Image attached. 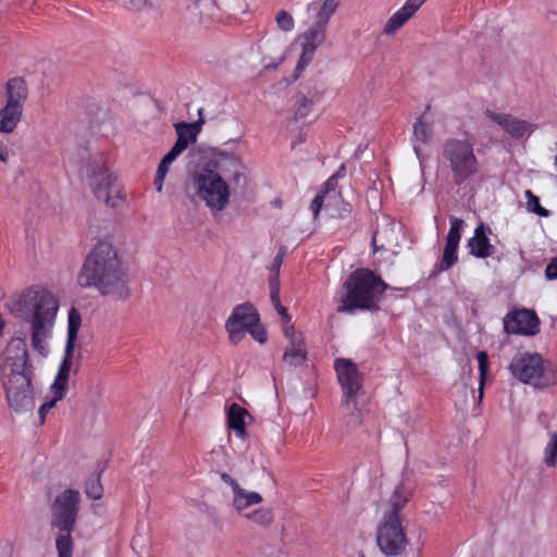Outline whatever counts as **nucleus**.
Segmentation results:
<instances>
[{
	"label": "nucleus",
	"instance_id": "1",
	"mask_svg": "<svg viewBox=\"0 0 557 557\" xmlns=\"http://www.w3.org/2000/svg\"><path fill=\"white\" fill-rule=\"evenodd\" d=\"M77 283L113 301H126L132 296L128 267L115 246H95L85 258Z\"/></svg>",
	"mask_w": 557,
	"mask_h": 557
},
{
	"label": "nucleus",
	"instance_id": "2",
	"mask_svg": "<svg viewBox=\"0 0 557 557\" xmlns=\"http://www.w3.org/2000/svg\"><path fill=\"white\" fill-rule=\"evenodd\" d=\"M7 399L15 411H30L35 403L30 387L32 367L28 364L26 344L22 339H13L5 349L3 364Z\"/></svg>",
	"mask_w": 557,
	"mask_h": 557
},
{
	"label": "nucleus",
	"instance_id": "3",
	"mask_svg": "<svg viewBox=\"0 0 557 557\" xmlns=\"http://www.w3.org/2000/svg\"><path fill=\"white\" fill-rule=\"evenodd\" d=\"M18 305L30 319L34 347L44 349V341L52 329L59 309L58 298L50 290L36 286L20 295Z\"/></svg>",
	"mask_w": 557,
	"mask_h": 557
},
{
	"label": "nucleus",
	"instance_id": "4",
	"mask_svg": "<svg viewBox=\"0 0 557 557\" xmlns=\"http://www.w3.org/2000/svg\"><path fill=\"white\" fill-rule=\"evenodd\" d=\"M346 295L338 311L351 312L355 309H375L387 285L372 271L358 269L345 282Z\"/></svg>",
	"mask_w": 557,
	"mask_h": 557
},
{
	"label": "nucleus",
	"instance_id": "5",
	"mask_svg": "<svg viewBox=\"0 0 557 557\" xmlns=\"http://www.w3.org/2000/svg\"><path fill=\"white\" fill-rule=\"evenodd\" d=\"M79 499L78 491L69 488L58 495L52 504L51 524L59 530L55 535L58 557L73 556L74 542L71 534L77 519Z\"/></svg>",
	"mask_w": 557,
	"mask_h": 557
},
{
	"label": "nucleus",
	"instance_id": "6",
	"mask_svg": "<svg viewBox=\"0 0 557 557\" xmlns=\"http://www.w3.org/2000/svg\"><path fill=\"white\" fill-rule=\"evenodd\" d=\"M515 379L535 389L557 385V364L537 352H518L508 367Z\"/></svg>",
	"mask_w": 557,
	"mask_h": 557
},
{
	"label": "nucleus",
	"instance_id": "7",
	"mask_svg": "<svg viewBox=\"0 0 557 557\" xmlns=\"http://www.w3.org/2000/svg\"><path fill=\"white\" fill-rule=\"evenodd\" d=\"M187 187L211 211H223L230 203L228 184L219 172L207 166H198L189 173Z\"/></svg>",
	"mask_w": 557,
	"mask_h": 557
},
{
	"label": "nucleus",
	"instance_id": "8",
	"mask_svg": "<svg viewBox=\"0 0 557 557\" xmlns=\"http://www.w3.org/2000/svg\"><path fill=\"white\" fill-rule=\"evenodd\" d=\"M88 184L95 197L113 209L124 208L127 203L126 191L116 176L101 158H95L88 165Z\"/></svg>",
	"mask_w": 557,
	"mask_h": 557
},
{
	"label": "nucleus",
	"instance_id": "9",
	"mask_svg": "<svg viewBox=\"0 0 557 557\" xmlns=\"http://www.w3.org/2000/svg\"><path fill=\"white\" fill-rule=\"evenodd\" d=\"M67 339L65 346V357L60 366L59 372L50 387L52 398L44 403L39 408L40 423H44L46 414L55 406L57 401L62 399L69 381L70 371L73 364L74 347L77 339V333L82 324V317L77 309L71 308L69 311Z\"/></svg>",
	"mask_w": 557,
	"mask_h": 557
},
{
	"label": "nucleus",
	"instance_id": "10",
	"mask_svg": "<svg viewBox=\"0 0 557 557\" xmlns=\"http://www.w3.org/2000/svg\"><path fill=\"white\" fill-rule=\"evenodd\" d=\"M221 480L232 490V508L242 518L260 528L267 529L274 521V512L271 508L260 507L249 510L250 507L262 502V495L258 492L247 491L228 473L223 472Z\"/></svg>",
	"mask_w": 557,
	"mask_h": 557
},
{
	"label": "nucleus",
	"instance_id": "11",
	"mask_svg": "<svg viewBox=\"0 0 557 557\" xmlns=\"http://www.w3.org/2000/svg\"><path fill=\"white\" fill-rule=\"evenodd\" d=\"M443 159L457 185L466 183L480 170L474 145L468 138H448L443 145Z\"/></svg>",
	"mask_w": 557,
	"mask_h": 557
},
{
	"label": "nucleus",
	"instance_id": "12",
	"mask_svg": "<svg viewBox=\"0 0 557 557\" xmlns=\"http://www.w3.org/2000/svg\"><path fill=\"white\" fill-rule=\"evenodd\" d=\"M228 339L238 344L248 332L260 344L265 343L267 332L260 324L259 314L250 304H242L233 309L225 323Z\"/></svg>",
	"mask_w": 557,
	"mask_h": 557
},
{
	"label": "nucleus",
	"instance_id": "13",
	"mask_svg": "<svg viewBox=\"0 0 557 557\" xmlns=\"http://www.w3.org/2000/svg\"><path fill=\"white\" fill-rule=\"evenodd\" d=\"M376 543L388 557L401 555L408 544L405 529L395 512H385L376 527Z\"/></svg>",
	"mask_w": 557,
	"mask_h": 557
},
{
	"label": "nucleus",
	"instance_id": "14",
	"mask_svg": "<svg viewBox=\"0 0 557 557\" xmlns=\"http://www.w3.org/2000/svg\"><path fill=\"white\" fill-rule=\"evenodd\" d=\"M339 384L344 389L343 408L348 412V423L359 424L360 412L357 409L355 396L361 387L360 373L357 366L349 359L338 358L334 362Z\"/></svg>",
	"mask_w": 557,
	"mask_h": 557
},
{
	"label": "nucleus",
	"instance_id": "15",
	"mask_svg": "<svg viewBox=\"0 0 557 557\" xmlns=\"http://www.w3.org/2000/svg\"><path fill=\"white\" fill-rule=\"evenodd\" d=\"M344 172L345 164H342L338 171L325 182L320 193L314 197L310 205L313 218L318 216L323 207L332 218H344L350 213L351 206L342 199L337 190V180L344 175Z\"/></svg>",
	"mask_w": 557,
	"mask_h": 557
},
{
	"label": "nucleus",
	"instance_id": "16",
	"mask_svg": "<svg viewBox=\"0 0 557 557\" xmlns=\"http://www.w3.org/2000/svg\"><path fill=\"white\" fill-rule=\"evenodd\" d=\"M326 38V28L312 24L308 29L297 36L296 44L299 46V57L294 71V79H297L307 66L312 62L319 47Z\"/></svg>",
	"mask_w": 557,
	"mask_h": 557
},
{
	"label": "nucleus",
	"instance_id": "17",
	"mask_svg": "<svg viewBox=\"0 0 557 557\" xmlns=\"http://www.w3.org/2000/svg\"><path fill=\"white\" fill-rule=\"evenodd\" d=\"M440 121V114L428 110L413 123L412 146L420 162L429 157V147L435 133V126Z\"/></svg>",
	"mask_w": 557,
	"mask_h": 557
},
{
	"label": "nucleus",
	"instance_id": "18",
	"mask_svg": "<svg viewBox=\"0 0 557 557\" xmlns=\"http://www.w3.org/2000/svg\"><path fill=\"white\" fill-rule=\"evenodd\" d=\"M507 333L535 335L539 333V318L534 311L522 309L508 313L504 319Z\"/></svg>",
	"mask_w": 557,
	"mask_h": 557
},
{
	"label": "nucleus",
	"instance_id": "19",
	"mask_svg": "<svg viewBox=\"0 0 557 557\" xmlns=\"http://www.w3.org/2000/svg\"><path fill=\"white\" fill-rule=\"evenodd\" d=\"M283 333L288 342L283 361L290 367H298L307 359V348L302 334L295 330L294 325H284Z\"/></svg>",
	"mask_w": 557,
	"mask_h": 557
},
{
	"label": "nucleus",
	"instance_id": "20",
	"mask_svg": "<svg viewBox=\"0 0 557 557\" xmlns=\"http://www.w3.org/2000/svg\"><path fill=\"white\" fill-rule=\"evenodd\" d=\"M425 0H406V2L385 22L382 33L394 36L417 13Z\"/></svg>",
	"mask_w": 557,
	"mask_h": 557
},
{
	"label": "nucleus",
	"instance_id": "21",
	"mask_svg": "<svg viewBox=\"0 0 557 557\" xmlns=\"http://www.w3.org/2000/svg\"><path fill=\"white\" fill-rule=\"evenodd\" d=\"M214 160L216 168L221 172L230 174L235 185L246 183L245 165L239 156L219 150L214 153Z\"/></svg>",
	"mask_w": 557,
	"mask_h": 557
},
{
	"label": "nucleus",
	"instance_id": "22",
	"mask_svg": "<svg viewBox=\"0 0 557 557\" xmlns=\"http://www.w3.org/2000/svg\"><path fill=\"white\" fill-rule=\"evenodd\" d=\"M488 116L500 128L516 139L529 137L534 131V126L532 124L510 114L488 113Z\"/></svg>",
	"mask_w": 557,
	"mask_h": 557
},
{
	"label": "nucleus",
	"instance_id": "23",
	"mask_svg": "<svg viewBox=\"0 0 557 557\" xmlns=\"http://www.w3.org/2000/svg\"><path fill=\"white\" fill-rule=\"evenodd\" d=\"M283 47L284 40L278 36H270L263 40L261 50L265 70H275L286 60Z\"/></svg>",
	"mask_w": 557,
	"mask_h": 557
},
{
	"label": "nucleus",
	"instance_id": "24",
	"mask_svg": "<svg viewBox=\"0 0 557 557\" xmlns=\"http://www.w3.org/2000/svg\"><path fill=\"white\" fill-rule=\"evenodd\" d=\"M202 123L203 122L199 120L194 123L178 122L174 124L177 139L173 147L183 152L188 148V146L195 144L199 133L201 132Z\"/></svg>",
	"mask_w": 557,
	"mask_h": 557
},
{
	"label": "nucleus",
	"instance_id": "25",
	"mask_svg": "<svg viewBox=\"0 0 557 557\" xmlns=\"http://www.w3.org/2000/svg\"><path fill=\"white\" fill-rule=\"evenodd\" d=\"M412 488L413 486L410 479L404 475L389 498V509L386 512H395L398 515L407 504L412 493Z\"/></svg>",
	"mask_w": 557,
	"mask_h": 557
},
{
	"label": "nucleus",
	"instance_id": "26",
	"mask_svg": "<svg viewBox=\"0 0 557 557\" xmlns=\"http://www.w3.org/2000/svg\"><path fill=\"white\" fill-rule=\"evenodd\" d=\"M26 97L27 87L24 79L14 77L7 83V104L23 109Z\"/></svg>",
	"mask_w": 557,
	"mask_h": 557
},
{
	"label": "nucleus",
	"instance_id": "27",
	"mask_svg": "<svg viewBox=\"0 0 557 557\" xmlns=\"http://www.w3.org/2000/svg\"><path fill=\"white\" fill-rule=\"evenodd\" d=\"M23 109L5 104L0 110V132L12 133L22 119Z\"/></svg>",
	"mask_w": 557,
	"mask_h": 557
},
{
	"label": "nucleus",
	"instance_id": "28",
	"mask_svg": "<svg viewBox=\"0 0 557 557\" xmlns=\"http://www.w3.org/2000/svg\"><path fill=\"white\" fill-rule=\"evenodd\" d=\"M246 417H248V411L246 409L242 408L237 404L231 405L228 409L227 423L240 438L245 436Z\"/></svg>",
	"mask_w": 557,
	"mask_h": 557
},
{
	"label": "nucleus",
	"instance_id": "29",
	"mask_svg": "<svg viewBox=\"0 0 557 557\" xmlns=\"http://www.w3.org/2000/svg\"><path fill=\"white\" fill-rule=\"evenodd\" d=\"M180 154H182V152L178 151L175 147H172L159 163L154 180V187L158 193L162 191L165 176L169 173L172 163L178 158Z\"/></svg>",
	"mask_w": 557,
	"mask_h": 557
},
{
	"label": "nucleus",
	"instance_id": "30",
	"mask_svg": "<svg viewBox=\"0 0 557 557\" xmlns=\"http://www.w3.org/2000/svg\"><path fill=\"white\" fill-rule=\"evenodd\" d=\"M338 4H339V0H325L323 2L322 7L319 9L313 24H317L323 28H326L332 15L336 11Z\"/></svg>",
	"mask_w": 557,
	"mask_h": 557
},
{
	"label": "nucleus",
	"instance_id": "31",
	"mask_svg": "<svg viewBox=\"0 0 557 557\" xmlns=\"http://www.w3.org/2000/svg\"><path fill=\"white\" fill-rule=\"evenodd\" d=\"M457 247L458 246H445L442 260L435 265L432 275H437L440 272L449 269L454 263L457 262Z\"/></svg>",
	"mask_w": 557,
	"mask_h": 557
},
{
	"label": "nucleus",
	"instance_id": "32",
	"mask_svg": "<svg viewBox=\"0 0 557 557\" xmlns=\"http://www.w3.org/2000/svg\"><path fill=\"white\" fill-rule=\"evenodd\" d=\"M312 100L308 99L305 95L298 94L295 97L294 116L296 120L305 119L309 115L312 108Z\"/></svg>",
	"mask_w": 557,
	"mask_h": 557
},
{
	"label": "nucleus",
	"instance_id": "33",
	"mask_svg": "<svg viewBox=\"0 0 557 557\" xmlns=\"http://www.w3.org/2000/svg\"><path fill=\"white\" fill-rule=\"evenodd\" d=\"M85 493L88 497L97 500L102 497L103 488L100 482V475L94 474L91 475L85 485Z\"/></svg>",
	"mask_w": 557,
	"mask_h": 557
},
{
	"label": "nucleus",
	"instance_id": "34",
	"mask_svg": "<svg viewBox=\"0 0 557 557\" xmlns=\"http://www.w3.org/2000/svg\"><path fill=\"white\" fill-rule=\"evenodd\" d=\"M524 195L527 198L528 211L536 213L540 216L546 218L549 215V211L541 206L539 197L535 196L531 190H525Z\"/></svg>",
	"mask_w": 557,
	"mask_h": 557
},
{
	"label": "nucleus",
	"instance_id": "35",
	"mask_svg": "<svg viewBox=\"0 0 557 557\" xmlns=\"http://www.w3.org/2000/svg\"><path fill=\"white\" fill-rule=\"evenodd\" d=\"M544 463L554 468L557 463V437L550 435L549 441L544 449Z\"/></svg>",
	"mask_w": 557,
	"mask_h": 557
},
{
	"label": "nucleus",
	"instance_id": "36",
	"mask_svg": "<svg viewBox=\"0 0 557 557\" xmlns=\"http://www.w3.org/2000/svg\"><path fill=\"white\" fill-rule=\"evenodd\" d=\"M465 222L457 218H450V228L447 235L446 244H459Z\"/></svg>",
	"mask_w": 557,
	"mask_h": 557
},
{
	"label": "nucleus",
	"instance_id": "37",
	"mask_svg": "<svg viewBox=\"0 0 557 557\" xmlns=\"http://www.w3.org/2000/svg\"><path fill=\"white\" fill-rule=\"evenodd\" d=\"M275 23L280 30L290 33L295 28V21L290 13L280 10L275 15Z\"/></svg>",
	"mask_w": 557,
	"mask_h": 557
},
{
	"label": "nucleus",
	"instance_id": "38",
	"mask_svg": "<svg viewBox=\"0 0 557 557\" xmlns=\"http://www.w3.org/2000/svg\"><path fill=\"white\" fill-rule=\"evenodd\" d=\"M478 362H479V370H480V386H479V398L482 399L483 397V386L485 376L488 370V356L485 351H480L476 356Z\"/></svg>",
	"mask_w": 557,
	"mask_h": 557
},
{
	"label": "nucleus",
	"instance_id": "39",
	"mask_svg": "<svg viewBox=\"0 0 557 557\" xmlns=\"http://www.w3.org/2000/svg\"><path fill=\"white\" fill-rule=\"evenodd\" d=\"M492 233L491 228L484 223H479L474 230L473 236L468 240L467 244H488V235Z\"/></svg>",
	"mask_w": 557,
	"mask_h": 557
},
{
	"label": "nucleus",
	"instance_id": "40",
	"mask_svg": "<svg viewBox=\"0 0 557 557\" xmlns=\"http://www.w3.org/2000/svg\"><path fill=\"white\" fill-rule=\"evenodd\" d=\"M286 255V251L283 247H281V249L278 250V252L276 253V256L274 257L271 265H270V271L272 272V275L271 277H276V280H278V272H280V268H281V264L283 262V259Z\"/></svg>",
	"mask_w": 557,
	"mask_h": 557
},
{
	"label": "nucleus",
	"instance_id": "41",
	"mask_svg": "<svg viewBox=\"0 0 557 557\" xmlns=\"http://www.w3.org/2000/svg\"><path fill=\"white\" fill-rule=\"evenodd\" d=\"M493 253V246H470V255L486 258Z\"/></svg>",
	"mask_w": 557,
	"mask_h": 557
},
{
	"label": "nucleus",
	"instance_id": "42",
	"mask_svg": "<svg viewBox=\"0 0 557 557\" xmlns=\"http://www.w3.org/2000/svg\"><path fill=\"white\" fill-rule=\"evenodd\" d=\"M270 298L274 306L281 304L278 298V280L276 277H270Z\"/></svg>",
	"mask_w": 557,
	"mask_h": 557
},
{
	"label": "nucleus",
	"instance_id": "43",
	"mask_svg": "<svg viewBox=\"0 0 557 557\" xmlns=\"http://www.w3.org/2000/svg\"><path fill=\"white\" fill-rule=\"evenodd\" d=\"M545 277L549 281L557 278V257L553 258L546 265Z\"/></svg>",
	"mask_w": 557,
	"mask_h": 557
},
{
	"label": "nucleus",
	"instance_id": "44",
	"mask_svg": "<svg viewBox=\"0 0 557 557\" xmlns=\"http://www.w3.org/2000/svg\"><path fill=\"white\" fill-rule=\"evenodd\" d=\"M275 309L277 311V313L281 315L282 320H283V326L284 325H290L289 322H290V317L287 312V309L282 306V304H276L275 306Z\"/></svg>",
	"mask_w": 557,
	"mask_h": 557
},
{
	"label": "nucleus",
	"instance_id": "45",
	"mask_svg": "<svg viewBox=\"0 0 557 557\" xmlns=\"http://www.w3.org/2000/svg\"><path fill=\"white\" fill-rule=\"evenodd\" d=\"M124 2H127L129 5H132L136 10H141L150 5L151 0H123Z\"/></svg>",
	"mask_w": 557,
	"mask_h": 557
},
{
	"label": "nucleus",
	"instance_id": "46",
	"mask_svg": "<svg viewBox=\"0 0 557 557\" xmlns=\"http://www.w3.org/2000/svg\"><path fill=\"white\" fill-rule=\"evenodd\" d=\"M8 158H9L8 147L2 141H0V162L5 163L8 161Z\"/></svg>",
	"mask_w": 557,
	"mask_h": 557
},
{
	"label": "nucleus",
	"instance_id": "47",
	"mask_svg": "<svg viewBox=\"0 0 557 557\" xmlns=\"http://www.w3.org/2000/svg\"><path fill=\"white\" fill-rule=\"evenodd\" d=\"M314 7H315V4H314V3H310V4L308 5V10L310 11V10L314 9Z\"/></svg>",
	"mask_w": 557,
	"mask_h": 557
},
{
	"label": "nucleus",
	"instance_id": "48",
	"mask_svg": "<svg viewBox=\"0 0 557 557\" xmlns=\"http://www.w3.org/2000/svg\"><path fill=\"white\" fill-rule=\"evenodd\" d=\"M550 435H553V436L557 437V431H556V432H554V433H552Z\"/></svg>",
	"mask_w": 557,
	"mask_h": 557
},
{
	"label": "nucleus",
	"instance_id": "49",
	"mask_svg": "<svg viewBox=\"0 0 557 557\" xmlns=\"http://www.w3.org/2000/svg\"><path fill=\"white\" fill-rule=\"evenodd\" d=\"M359 557H366V556H364V554L361 553Z\"/></svg>",
	"mask_w": 557,
	"mask_h": 557
}]
</instances>
